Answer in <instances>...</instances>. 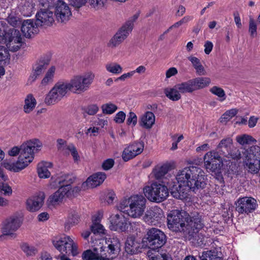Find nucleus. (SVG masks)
Wrapping results in <instances>:
<instances>
[{"mask_svg":"<svg viewBox=\"0 0 260 260\" xmlns=\"http://www.w3.org/2000/svg\"><path fill=\"white\" fill-rule=\"evenodd\" d=\"M94 78V74L89 71L82 74L74 75L69 82H57L46 95L45 104L52 105L57 103L69 91L74 93L85 92L89 89Z\"/></svg>","mask_w":260,"mask_h":260,"instance_id":"1","label":"nucleus"},{"mask_svg":"<svg viewBox=\"0 0 260 260\" xmlns=\"http://www.w3.org/2000/svg\"><path fill=\"white\" fill-rule=\"evenodd\" d=\"M94 78V74L89 71L82 74L74 75L69 82H57L46 95L45 104L52 105L57 103L69 91L74 93L85 92L89 89Z\"/></svg>","mask_w":260,"mask_h":260,"instance_id":"2","label":"nucleus"},{"mask_svg":"<svg viewBox=\"0 0 260 260\" xmlns=\"http://www.w3.org/2000/svg\"><path fill=\"white\" fill-rule=\"evenodd\" d=\"M178 186L174 188L172 194L174 197L183 200L188 191L203 188L206 185L205 173L199 167L190 166L179 170L176 176Z\"/></svg>","mask_w":260,"mask_h":260,"instance_id":"3","label":"nucleus"},{"mask_svg":"<svg viewBox=\"0 0 260 260\" xmlns=\"http://www.w3.org/2000/svg\"><path fill=\"white\" fill-rule=\"evenodd\" d=\"M168 228L175 232H183L194 237L203 227L201 216L194 213L191 216L184 210H173L167 215Z\"/></svg>","mask_w":260,"mask_h":260,"instance_id":"4","label":"nucleus"},{"mask_svg":"<svg viewBox=\"0 0 260 260\" xmlns=\"http://www.w3.org/2000/svg\"><path fill=\"white\" fill-rule=\"evenodd\" d=\"M42 147V142L38 139L26 140L20 145V154L17 160L12 162L6 159L2 163V165L8 170L19 172L32 162L35 154L39 152Z\"/></svg>","mask_w":260,"mask_h":260,"instance_id":"5","label":"nucleus"},{"mask_svg":"<svg viewBox=\"0 0 260 260\" xmlns=\"http://www.w3.org/2000/svg\"><path fill=\"white\" fill-rule=\"evenodd\" d=\"M146 200L142 195L136 194L122 200L118 210L133 218H140L146 208Z\"/></svg>","mask_w":260,"mask_h":260,"instance_id":"6","label":"nucleus"},{"mask_svg":"<svg viewBox=\"0 0 260 260\" xmlns=\"http://www.w3.org/2000/svg\"><path fill=\"white\" fill-rule=\"evenodd\" d=\"M54 247L61 253L57 256L60 260H71L67 255L76 256L79 253L77 244L68 236H63L53 241Z\"/></svg>","mask_w":260,"mask_h":260,"instance_id":"7","label":"nucleus"},{"mask_svg":"<svg viewBox=\"0 0 260 260\" xmlns=\"http://www.w3.org/2000/svg\"><path fill=\"white\" fill-rule=\"evenodd\" d=\"M22 43L21 35L18 30L11 28L5 32L0 29V44L5 45L9 51H18L22 46Z\"/></svg>","mask_w":260,"mask_h":260,"instance_id":"8","label":"nucleus"},{"mask_svg":"<svg viewBox=\"0 0 260 260\" xmlns=\"http://www.w3.org/2000/svg\"><path fill=\"white\" fill-rule=\"evenodd\" d=\"M139 17L135 14L128 19L117 32L111 38L107 44L108 47L114 49L121 44L128 36L133 29L134 23Z\"/></svg>","mask_w":260,"mask_h":260,"instance_id":"9","label":"nucleus"},{"mask_svg":"<svg viewBox=\"0 0 260 260\" xmlns=\"http://www.w3.org/2000/svg\"><path fill=\"white\" fill-rule=\"evenodd\" d=\"M144 193L148 200L156 203L165 201L169 195L168 187L164 184L156 182L146 186L144 188Z\"/></svg>","mask_w":260,"mask_h":260,"instance_id":"10","label":"nucleus"},{"mask_svg":"<svg viewBox=\"0 0 260 260\" xmlns=\"http://www.w3.org/2000/svg\"><path fill=\"white\" fill-rule=\"evenodd\" d=\"M166 242V236L164 233L155 228L148 229L142 240L143 246L152 249L161 247Z\"/></svg>","mask_w":260,"mask_h":260,"instance_id":"11","label":"nucleus"},{"mask_svg":"<svg viewBox=\"0 0 260 260\" xmlns=\"http://www.w3.org/2000/svg\"><path fill=\"white\" fill-rule=\"evenodd\" d=\"M22 222V218L20 215L15 214L7 218L1 229L2 235L0 236V240L5 236L15 238V232L20 227Z\"/></svg>","mask_w":260,"mask_h":260,"instance_id":"12","label":"nucleus"},{"mask_svg":"<svg viewBox=\"0 0 260 260\" xmlns=\"http://www.w3.org/2000/svg\"><path fill=\"white\" fill-rule=\"evenodd\" d=\"M79 188L77 187L66 185L58 188L54 193L50 196L48 199L49 206L54 207L60 205L66 198L71 197L74 195V192H77Z\"/></svg>","mask_w":260,"mask_h":260,"instance_id":"13","label":"nucleus"},{"mask_svg":"<svg viewBox=\"0 0 260 260\" xmlns=\"http://www.w3.org/2000/svg\"><path fill=\"white\" fill-rule=\"evenodd\" d=\"M54 15L57 22L66 23L70 19L72 14L69 5L63 1L58 0L55 4Z\"/></svg>","mask_w":260,"mask_h":260,"instance_id":"14","label":"nucleus"},{"mask_svg":"<svg viewBox=\"0 0 260 260\" xmlns=\"http://www.w3.org/2000/svg\"><path fill=\"white\" fill-rule=\"evenodd\" d=\"M257 206L255 199L252 197H245L237 200L236 210L240 214H248L255 210Z\"/></svg>","mask_w":260,"mask_h":260,"instance_id":"15","label":"nucleus"},{"mask_svg":"<svg viewBox=\"0 0 260 260\" xmlns=\"http://www.w3.org/2000/svg\"><path fill=\"white\" fill-rule=\"evenodd\" d=\"M204 161L206 169L214 172L220 168L222 159L218 152L213 150L205 154L204 156Z\"/></svg>","mask_w":260,"mask_h":260,"instance_id":"16","label":"nucleus"},{"mask_svg":"<svg viewBox=\"0 0 260 260\" xmlns=\"http://www.w3.org/2000/svg\"><path fill=\"white\" fill-rule=\"evenodd\" d=\"M120 211L119 213L112 215L110 217V225L111 230L124 232L127 229V220L126 218Z\"/></svg>","mask_w":260,"mask_h":260,"instance_id":"17","label":"nucleus"},{"mask_svg":"<svg viewBox=\"0 0 260 260\" xmlns=\"http://www.w3.org/2000/svg\"><path fill=\"white\" fill-rule=\"evenodd\" d=\"M107 247H102L107 256L105 257L112 260L116 256L120 250L121 244L119 240L116 237L110 238L106 241Z\"/></svg>","mask_w":260,"mask_h":260,"instance_id":"18","label":"nucleus"},{"mask_svg":"<svg viewBox=\"0 0 260 260\" xmlns=\"http://www.w3.org/2000/svg\"><path fill=\"white\" fill-rule=\"evenodd\" d=\"M73 180L72 177L68 174H57L51 177L49 186L51 188L55 189L66 185L71 186Z\"/></svg>","mask_w":260,"mask_h":260,"instance_id":"19","label":"nucleus"},{"mask_svg":"<svg viewBox=\"0 0 260 260\" xmlns=\"http://www.w3.org/2000/svg\"><path fill=\"white\" fill-rule=\"evenodd\" d=\"M163 216L162 210L158 207L155 206L150 208L145 212L143 217L144 221L149 224L155 225Z\"/></svg>","mask_w":260,"mask_h":260,"instance_id":"20","label":"nucleus"},{"mask_svg":"<svg viewBox=\"0 0 260 260\" xmlns=\"http://www.w3.org/2000/svg\"><path fill=\"white\" fill-rule=\"evenodd\" d=\"M107 254L105 252V249L101 247L99 249L94 248L93 251L87 250L82 253V257L83 260H109L106 258Z\"/></svg>","mask_w":260,"mask_h":260,"instance_id":"21","label":"nucleus"},{"mask_svg":"<svg viewBox=\"0 0 260 260\" xmlns=\"http://www.w3.org/2000/svg\"><path fill=\"white\" fill-rule=\"evenodd\" d=\"M44 199V194L41 193L30 197L26 202V209L30 212L39 210L43 206Z\"/></svg>","mask_w":260,"mask_h":260,"instance_id":"22","label":"nucleus"},{"mask_svg":"<svg viewBox=\"0 0 260 260\" xmlns=\"http://www.w3.org/2000/svg\"><path fill=\"white\" fill-rule=\"evenodd\" d=\"M106 178V175L103 172H98L89 176L83 183L82 186L87 188H94L100 185Z\"/></svg>","mask_w":260,"mask_h":260,"instance_id":"23","label":"nucleus"},{"mask_svg":"<svg viewBox=\"0 0 260 260\" xmlns=\"http://www.w3.org/2000/svg\"><path fill=\"white\" fill-rule=\"evenodd\" d=\"M50 62L49 58H41L33 66L32 73L29 78V80L35 81L41 75L48 66Z\"/></svg>","mask_w":260,"mask_h":260,"instance_id":"24","label":"nucleus"},{"mask_svg":"<svg viewBox=\"0 0 260 260\" xmlns=\"http://www.w3.org/2000/svg\"><path fill=\"white\" fill-rule=\"evenodd\" d=\"M38 25L32 19L25 20L21 23V31L25 37L30 38L37 33Z\"/></svg>","mask_w":260,"mask_h":260,"instance_id":"25","label":"nucleus"},{"mask_svg":"<svg viewBox=\"0 0 260 260\" xmlns=\"http://www.w3.org/2000/svg\"><path fill=\"white\" fill-rule=\"evenodd\" d=\"M38 25H49L54 22L53 13L47 10H41L36 14Z\"/></svg>","mask_w":260,"mask_h":260,"instance_id":"26","label":"nucleus"},{"mask_svg":"<svg viewBox=\"0 0 260 260\" xmlns=\"http://www.w3.org/2000/svg\"><path fill=\"white\" fill-rule=\"evenodd\" d=\"M155 116L153 113L146 111L142 114L139 118V125L146 129H150L154 124Z\"/></svg>","mask_w":260,"mask_h":260,"instance_id":"27","label":"nucleus"},{"mask_svg":"<svg viewBox=\"0 0 260 260\" xmlns=\"http://www.w3.org/2000/svg\"><path fill=\"white\" fill-rule=\"evenodd\" d=\"M141 244L133 237H128L125 244V251L130 254L136 253L140 248Z\"/></svg>","mask_w":260,"mask_h":260,"instance_id":"28","label":"nucleus"},{"mask_svg":"<svg viewBox=\"0 0 260 260\" xmlns=\"http://www.w3.org/2000/svg\"><path fill=\"white\" fill-rule=\"evenodd\" d=\"M52 165L50 162L41 161L38 164L37 172L41 178H48L50 176L51 173L49 171L52 168Z\"/></svg>","mask_w":260,"mask_h":260,"instance_id":"29","label":"nucleus"},{"mask_svg":"<svg viewBox=\"0 0 260 260\" xmlns=\"http://www.w3.org/2000/svg\"><path fill=\"white\" fill-rule=\"evenodd\" d=\"M170 170V165L168 164H164L160 166H156L153 169L151 175L156 179H160L167 174Z\"/></svg>","mask_w":260,"mask_h":260,"instance_id":"30","label":"nucleus"},{"mask_svg":"<svg viewBox=\"0 0 260 260\" xmlns=\"http://www.w3.org/2000/svg\"><path fill=\"white\" fill-rule=\"evenodd\" d=\"M190 80L193 91L208 86L211 82L210 79L207 77H198Z\"/></svg>","mask_w":260,"mask_h":260,"instance_id":"31","label":"nucleus"},{"mask_svg":"<svg viewBox=\"0 0 260 260\" xmlns=\"http://www.w3.org/2000/svg\"><path fill=\"white\" fill-rule=\"evenodd\" d=\"M56 71V67L54 66L50 67L46 72L44 78L41 81L40 86H46L51 84L53 81Z\"/></svg>","mask_w":260,"mask_h":260,"instance_id":"32","label":"nucleus"},{"mask_svg":"<svg viewBox=\"0 0 260 260\" xmlns=\"http://www.w3.org/2000/svg\"><path fill=\"white\" fill-rule=\"evenodd\" d=\"M164 92L166 96L173 101H177L181 98V93L176 85L172 88H166Z\"/></svg>","mask_w":260,"mask_h":260,"instance_id":"33","label":"nucleus"},{"mask_svg":"<svg viewBox=\"0 0 260 260\" xmlns=\"http://www.w3.org/2000/svg\"><path fill=\"white\" fill-rule=\"evenodd\" d=\"M187 58L191 62L198 75L200 76L206 75L205 69L198 58L191 55L188 56Z\"/></svg>","mask_w":260,"mask_h":260,"instance_id":"34","label":"nucleus"},{"mask_svg":"<svg viewBox=\"0 0 260 260\" xmlns=\"http://www.w3.org/2000/svg\"><path fill=\"white\" fill-rule=\"evenodd\" d=\"M37 105V101L34 96L29 94L27 95L24 101L23 110L26 113H29L35 108Z\"/></svg>","mask_w":260,"mask_h":260,"instance_id":"35","label":"nucleus"},{"mask_svg":"<svg viewBox=\"0 0 260 260\" xmlns=\"http://www.w3.org/2000/svg\"><path fill=\"white\" fill-rule=\"evenodd\" d=\"M233 147V140L228 137L222 139L217 146V149L225 153V151L229 152Z\"/></svg>","mask_w":260,"mask_h":260,"instance_id":"36","label":"nucleus"},{"mask_svg":"<svg viewBox=\"0 0 260 260\" xmlns=\"http://www.w3.org/2000/svg\"><path fill=\"white\" fill-rule=\"evenodd\" d=\"M20 247L27 256H34L38 252V249L36 246L29 244L27 243H22Z\"/></svg>","mask_w":260,"mask_h":260,"instance_id":"37","label":"nucleus"},{"mask_svg":"<svg viewBox=\"0 0 260 260\" xmlns=\"http://www.w3.org/2000/svg\"><path fill=\"white\" fill-rule=\"evenodd\" d=\"M246 166L251 172H257L260 167V160L256 158H246L245 160Z\"/></svg>","mask_w":260,"mask_h":260,"instance_id":"38","label":"nucleus"},{"mask_svg":"<svg viewBox=\"0 0 260 260\" xmlns=\"http://www.w3.org/2000/svg\"><path fill=\"white\" fill-rule=\"evenodd\" d=\"M107 72L115 75L121 74L123 71L122 67L118 63L114 62L108 63L105 65Z\"/></svg>","mask_w":260,"mask_h":260,"instance_id":"39","label":"nucleus"},{"mask_svg":"<svg viewBox=\"0 0 260 260\" xmlns=\"http://www.w3.org/2000/svg\"><path fill=\"white\" fill-rule=\"evenodd\" d=\"M181 93H191L193 91L191 80L176 84Z\"/></svg>","mask_w":260,"mask_h":260,"instance_id":"40","label":"nucleus"},{"mask_svg":"<svg viewBox=\"0 0 260 260\" xmlns=\"http://www.w3.org/2000/svg\"><path fill=\"white\" fill-rule=\"evenodd\" d=\"M79 221V216L78 213L76 211H71L69 214L65 225L66 226L69 225L70 227L77 224Z\"/></svg>","mask_w":260,"mask_h":260,"instance_id":"41","label":"nucleus"},{"mask_svg":"<svg viewBox=\"0 0 260 260\" xmlns=\"http://www.w3.org/2000/svg\"><path fill=\"white\" fill-rule=\"evenodd\" d=\"M236 140L237 142L241 145L250 144L256 142V140L253 138L251 136L246 134L237 136Z\"/></svg>","mask_w":260,"mask_h":260,"instance_id":"42","label":"nucleus"},{"mask_svg":"<svg viewBox=\"0 0 260 260\" xmlns=\"http://www.w3.org/2000/svg\"><path fill=\"white\" fill-rule=\"evenodd\" d=\"M199 257L201 260H221L215 251L211 250L203 251Z\"/></svg>","mask_w":260,"mask_h":260,"instance_id":"43","label":"nucleus"},{"mask_svg":"<svg viewBox=\"0 0 260 260\" xmlns=\"http://www.w3.org/2000/svg\"><path fill=\"white\" fill-rule=\"evenodd\" d=\"M246 158H256L260 160V147L252 146L247 151Z\"/></svg>","mask_w":260,"mask_h":260,"instance_id":"44","label":"nucleus"},{"mask_svg":"<svg viewBox=\"0 0 260 260\" xmlns=\"http://www.w3.org/2000/svg\"><path fill=\"white\" fill-rule=\"evenodd\" d=\"M99 110V108L96 104L90 105L82 108V113L84 117L86 116V114L94 115L98 112Z\"/></svg>","mask_w":260,"mask_h":260,"instance_id":"45","label":"nucleus"},{"mask_svg":"<svg viewBox=\"0 0 260 260\" xmlns=\"http://www.w3.org/2000/svg\"><path fill=\"white\" fill-rule=\"evenodd\" d=\"M210 92L220 98L219 101L223 102L226 99V95L224 90L218 86H214L210 88Z\"/></svg>","mask_w":260,"mask_h":260,"instance_id":"46","label":"nucleus"},{"mask_svg":"<svg viewBox=\"0 0 260 260\" xmlns=\"http://www.w3.org/2000/svg\"><path fill=\"white\" fill-rule=\"evenodd\" d=\"M64 147L70 152L74 161L78 162L80 160V156L75 145L73 144H70L65 146Z\"/></svg>","mask_w":260,"mask_h":260,"instance_id":"47","label":"nucleus"},{"mask_svg":"<svg viewBox=\"0 0 260 260\" xmlns=\"http://www.w3.org/2000/svg\"><path fill=\"white\" fill-rule=\"evenodd\" d=\"M134 151V150H133L129 146L125 148L122 152V159L125 161H127L136 156L137 155Z\"/></svg>","mask_w":260,"mask_h":260,"instance_id":"48","label":"nucleus"},{"mask_svg":"<svg viewBox=\"0 0 260 260\" xmlns=\"http://www.w3.org/2000/svg\"><path fill=\"white\" fill-rule=\"evenodd\" d=\"M102 109L103 113L111 114L117 109V107L113 104L107 103L102 105Z\"/></svg>","mask_w":260,"mask_h":260,"instance_id":"49","label":"nucleus"},{"mask_svg":"<svg viewBox=\"0 0 260 260\" xmlns=\"http://www.w3.org/2000/svg\"><path fill=\"white\" fill-rule=\"evenodd\" d=\"M238 113L236 109H232L226 111L221 116V121L225 122L229 121L234 117Z\"/></svg>","mask_w":260,"mask_h":260,"instance_id":"50","label":"nucleus"},{"mask_svg":"<svg viewBox=\"0 0 260 260\" xmlns=\"http://www.w3.org/2000/svg\"><path fill=\"white\" fill-rule=\"evenodd\" d=\"M12 193L11 187L7 183L3 182H0V193L5 196H10Z\"/></svg>","mask_w":260,"mask_h":260,"instance_id":"51","label":"nucleus"},{"mask_svg":"<svg viewBox=\"0 0 260 260\" xmlns=\"http://www.w3.org/2000/svg\"><path fill=\"white\" fill-rule=\"evenodd\" d=\"M91 230L94 234H105V229L104 226L98 222H94L91 226Z\"/></svg>","mask_w":260,"mask_h":260,"instance_id":"52","label":"nucleus"},{"mask_svg":"<svg viewBox=\"0 0 260 260\" xmlns=\"http://www.w3.org/2000/svg\"><path fill=\"white\" fill-rule=\"evenodd\" d=\"M129 146L133 150H134V152L136 155L141 153L144 149V144L140 142H135Z\"/></svg>","mask_w":260,"mask_h":260,"instance_id":"53","label":"nucleus"},{"mask_svg":"<svg viewBox=\"0 0 260 260\" xmlns=\"http://www.w3.org/2000/svg\"><path fill=\"white\" fill-rule=\"evenodd\" d=\"M8 22L13 27H17L21 24V20L12 14H10L7 18Z\"/></svg>","mask_w":260,"mask_h":260,"instance_id":"54","label":"nucleus"},{"mask_svg":"<svg viewBox=\"0 0 260 260\" xmlns=\"http://www.w3.org/2000/svg\"><path fill=\"white\" fill-rule=\"evenodd\" d=\"M257 25L254 19L250 17L249 22V32L252 37H254L257 34Z\"/></svg>","mask_w":260,"mask_h":260,"instance_id":"55","label":"nucleus"},{"mask_svg":"<svg viewBox=\"0 0 260 260\" xmlns=\"http://www.w3.org/2000/svg\"><path fill=\"white\" fill-rule=\"evenodd\" d=\"M107 0H89L90 6L96 10L100 9L104 7Z\"/></svg>","mask_w":260,"mask_h":260,"instance_id":"56","label":"nucleus"},{"mask_svg":"<svg viewBox=\"0 0 260 260\" xmlns=\"http://www.w3.org/2000/svg\"><path fill=\"white\" fill-rule=\"evenodd\" d=\"M192 19V17L190 16H186L182 18L180 20L175 23L173 25L170 27V28H177L183 24H186Z\"/></svg>","mask_w":260,"mask_h":260,"instance_id":"57","label":"nucleus"},{"mask_svg":"<svg viewBox=\"0 0 260 260\" xmlns=\"http://www.w3.org/2000/svg\"><path fill=\"white\" fill-rule=\"evenodd\" d=\"M227 157L229 158H232L234 159H238L240 158L241 154L240 151L237 148H235L234 149H232V148L229 150V152H227Z\"/></svg>","mask_w":260,"mask_h":260,"instance_id":"58","label":"nucleus"},{"mask_svg":"<svg viewBox=\"0 0 260 260\" xmlns=\"http://www.w3.org/2000/svg\"><path fill=\"white\" fill-rule=\"evenodd\" d=\"M137 120L138 118L136 114L133 112H129L127 119V124L128 125L132 124L133 126H135L137 123Z\"/></svg>","mask_w":260,"mask_h":260,"instance_id":"59","label":"nucleus"},{"mask_svg":"<svg viewBox=\"0 0 260 260\" xmlns=\"http://www.w3.org/2000/svg\"><path fill=\"white\" fill-rule=\"evenodd\" d=\"M9 52L7 48L0 44V62L5 61L9 57Z\"/></svg>","mask_w":260,"mask_h":260,"instance_id":"60","label":"nucleus"},{"mask_svg":"<svg viewBox=\"0 0 260 260\" xmlns=\"http://www.w3.org/2000/svg\"><path fill=\"white\" fill-rule=\"evenodd\" d=\"M114 164V160L113 159H107L102 164V168L105 170H108L112 168Z\"/></svg>","mask_w":260,"mask_h":260,"instance_id":"61","label":"nucleus"},{"mask_svg":"<svg viewBox=\"0 0 260 260\" xmlns=\"http://www.w3.org/2000/svg\"><path fill=\"white\" fill-rule=\"evenodd\" d=\"M125 118V114L122 111H120L116 114L114 120L116 123H121L124 122Z\"/></svg>","mask_w":260,"mask_h":260,"instance_id":"62","label":"nucleus"},{"mask_svg":"<svg viewBox=\"0 0 260 260\" xmlns=\"http://www.w3.org/2000/svg\"><path fill=\"white\" fill-rule=\"evenodd\" d=\"M69 1L73 7L79 8L86 4L87 0H69Z\"/></svg>","mask_w":260,"mask_h":260,"instance_id":"63","label":"nucleus"},{"mask_svg":"<svg viewBox=\"0 0 260 260\" xmlns=\"http://www.w3.org/2000/svg\"><path fill=\"white\" fill-rule=\"evenodd\" d=\"M151 260H172V258L168 254L163 253L152 256Z\"/></svg>","mask_w":260,"mask_h":260,"instance_id":"64","label":"nucleus"}]
</instances>
